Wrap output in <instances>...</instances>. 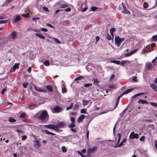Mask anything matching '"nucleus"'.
<instances>
[{
	"label": "nucleus",
	"instance_id": "30",
	"mask_svg": "<svg viewBox=\"0 0 157 157\" xmlns=\"http://www.w3.org/2000/svg\"><path fill=\"white\" fill-rule=\"evenodd\" d=\"M151 41H157V35L155 36H152Z\"/></svg>",
	"mask_w": 157,
	"mask_h": 157
},
{
	"label": "nucleus",
	"instance_id": "45",
	"mask_svg": "<svg viewBox=\"0 0 157 157\" xmlns=\"http://www.w3.org/2000/svg\"><path fill=\"white\" fill-rule=\"evenodd\" d=\"M97 9V7L96 6H93L91 8V10L92 11H95Z\"/></svg>",
	"mask_w": 157,
	"mask_h": 157
},
{
	"label": "nucleus",
	"instance_id": "6",
	"mask_svg": "<svg viewBox=\"0 0 157 157\" xmlns=\"http://www.w3.org/2000/svg\"><path fill=\"white\" fill-rule=\"evenodd\" d=\"M33 87L37 91L43 92H46V90L45 89H43L39 87H36L35 85H34Z\"/></svg>",
	"mask_w": 157,
	"mask_h": 157
},
{
	"label": "nucleus",
	"instance_id": "44",
	"mask_svg": "<svg viewBox=\"0 0 157 157\" xmlns=\"http://www.w3.org/2000/svg\"><path fill=\"white\" fill-rule=\"evenodd\" d=\"M22 85L24 88H26L28 85V83L27 82L22 83Z\"/></svg>",
	"mask_w": 157,
	"mask_h": 157
},
{
	"label": "nucleus",
	"instance_id": "34",
	"mask_svg": "<svg viewBox=\"0 0 157 157\" xmlns=\"http://www.w3.org/2000/svg\"><path fill=\"white\" fill-rule=\"evenodd\" d=\"M68 126L69 128H74L75 126V125L74 124V123H72L68 125Z\"/></svg>",
	"mask_w": 157,
	"mask_h": 157
},
{
	"label": "nucleus",
	"instance_id": "40",
	"mask_svg": "<svg viewBox=\"0 0 157 157\" xmlns=\"http://www.w3.org/2000/svg\"><path fill=\"white\" fill-rule=\"evenodd\" d=\"M77 113L75 112H71L69 113V115L72 116H76L77 115Z\"/></svg>",
	"mask_w": 157,
	"mask_h": 157
},
{
	"label": "nucleus",
	"instance_id": "26",
	"mask_svg": "<svg viewBox=\"0 0 157 157\" xmlns=\"http://www.w3.org/2000/svg\"><path fill=\"white\" fill-rule=\"evenodd\" d=\"M8 121L10 122H14L16 121V120L14 119L12 117H10L9 118Z\"/></svg>",
	"mask_w": 157,
	"mask_h": 157
},
{
	"label": "nucleus",
	"instance_id": "64",
	"mask_svg": "<svg viewBox=\"0 0 157 157\" xmlns=\"http://www.w3.org/2000/svg\"><path fill=\"white\" fill-rule=\"evenodd\" d=\"M6 90V89L5 88H3L1 92V94H4V92H5Z\"/></svg>",
	"mask_w": 157,
	"mask_h": 157
},
{
	"label": "nucleus",
	"instance_id": "17",
	"mask_svg": "<svg viewBox=\"0 0 157 157\" xmlns=\"http://www.w3.org/2000/svg\"><path fill=\"white\" fill-rule=\"evenodd\" d=\"M18 67L19 64L15 63L12 67V71L14 72L15 71L16 69H17Z\"/></svg>",
	"mask_w": 157,
	"mask_h": 157
},
{
	"label": "nucleus",
	"instance_id": "41",
	"mask_svg": "<svg viewBox=\"0 0 157 157\" xmlns=\"http://www.w3.org/2000/svg\"><path fill=\"white\" fill-rule=\"evenodd\" d=\"M53 39L54 40V41L56 43L59 44L60 43V42L59 41V40L56 38H53Z\"/></svg>",
	"mask_w": 157,
	"mask_h": 157
},
{
	"label": "nucleus",
	"instance_id": "43",
	"mask_svg": "<svg viewBox=\"0 0 157 157\" xmlns=\"http://www.w3.org/2000/svg\"><path fill=\"white\" fill-rule=\"evenodd\" d=\"M150 104L152 106L157 107V103L155 102H151Z\"/></svg>",
	"mask_w": 157,
	"mask_h": 157
},
{
	"label": "nucleus",
	"instance_id": "25",
	"mask_svg": "<svg viewBox=\"0 0 157 157\" xmlns=\"http://www.w3.org/2000/svg\"><path fill=\"white\" fill-rule=\"evenodd\" d=\"M36 106V105L35 104L30 105L28 107V108L30 109H32L34 108Z\"/></svg>",
	"mask_w": 157,
	"mask_h": 157
},
{
	"label": "nucleus",
	"instance_id": "18",
	"mask_svg": "<svg viewBox=\"0 0 157 157\" xmlns=\"http://www.w3.org/2000/svg\"><path fill=\"white\" fill-rule=\"evenodd\" d=\"M34 144L35 145L38 147H40L41 146V144H40V141L38 140H36L34 141Z\"/></svg>",
	"mask_w": 157,
	"mask_h": 157
},
{
	"label": "nucleus",
	"instance_id": "31",
	"mask_svg": "<svg viewBox=\"0 0 157 157\" xmlns=\"http://www.w3.org/2000/svg\"><path fill=\"white\" fill-rule=\"evenodd\" d=\"M45 127L49 129H52L53 126V124L45 125L44 126Z\"/></svg>",
	"mask_w": 157,
	"mask_h": 157
},
{
	"label": "nucleus",
	"instance_id": "51",
	"mask_svg": "<svg viewBox=\"0 0 157 157\" xmlns=\"http://www.w3.org/2000/svg\"><path fill=\"white\" fill-rule=\"evenodd\" d=\"M75 118L74 117H70V120L72 123H74L75 121Z\"/></svg>",
	"mask_w": 157,
	"mask_h": 157
},
{
	"label": "nucleus",
	"instance_id": "53",
	"mask_svg": "<svg viewBox=\"0 0 157 157\" xmlns=\"http://www.w3.org/2000/svg\"><path fill=\"white\" fill-rule=\"evenodd\" d=\"M7 22L8 21L7 20L0 21V24L6 23H7Z\"/></svg>",
	"mask_w": 157,
	"mask_h": 157
},
{
	"label": "nucleus",
	"instance_id": "46",
	"mask_svg": "<svg viewBox=\"0 0 157 157\" xmlns=\"http://www.w3.org/2000/svg\"><path fill=\"white\" fill-rule=\"evenodd\" d=\"M143 6L144 8H147L148 6V4L146 2H144V3Z\"/></svg>",
	"mask_w": 157,
	"mask_h": 157
},
{
	"label": "nucleus",
	"instance_id": "1",
	"mask_svg": "<svg viewBox=\"0 0 157 157\" xmlns=\"http://www.w3.org/2000/svg\"><path fill=\"white\" fill-rule=\"evenodd\" d=\"M36 116L38 117V119L41 121L45 120H48V114L45 110L39 112L38 113L36 114Z\"/></svg>",
	"mask_w": 157,
	"mask_h": 157
},
{
	"label": "nucleus",
	"instance_id": "38",
	"mask_svg": "<svg viewBox=\"0 0 157 157\" xmlns=\"http://www.w3.org/2000/svg\"><path fill=\"white\" fill-rule=\"evenodd\" d=\"M89 102V101L86 100H82L83 105H86Z\"/></svg>",
	"mask_w": 157,
	"mask_h": 157
},
{
	"label": "nucleus",
	"instance_id": "27",
	"mask_svg": "<svg viewBox=\"0 0 157 157\" xmlns=\"http://www.w3.org/2000/svg\"><path fill=\"white\" fill-rule=\"evenodd\" d=\"M111 63H116L117 64L119 65L120 64V62L119 61H116V60H111L110 61Z\"/></svg>",
	"mask_w": 157,
	"mask_h": 157
},
{
	"label": "nucleus",
	"instance_id": "11",
	"mask_svg": "<svg viewBox=\"0 0 157 157\" xmlns=\"http://www.w3.org/2000/svg\"><path fill=\"white\" fill-rule=\"evenodd\" d=\"M85 116L84 115H81L78 118L77 121L78 122H80L82 121L85 118Z\"/></svg>",
	"mask_w": 157,
	"mask_h": 157
},
{
	"label": "nucleus",
	"instance_id": "19",
	"mask_svg": "<svg viewBox=\"0 0 157 157\" xmlns=\"http://www.w3.org/2000/svg\"><path fill=\"white\" fill-rule=\"evenodd\" d=\"M138 103H141L142 104H148L149 103L148 102H147L145 100H143L142 99H139L138 101Z\"/></svg>",
	"mask_w": 157,
	"mask_h": 157
},
{
	"label": "nucleus",
	"instance_id": "49",
	"mask_svg": "<svg viewBox=\"0 0 157 157\" xmlns=\"http://www.w3.org/2000/svg\"><path fill=\"white\" fill-rule=\"evenodd\" d=\"M21 137L22 138L21 140H25L27 139V136L25 135H24L22 136Z\"/></svg>",
	"mask_w": 157,
	"mask_h": 157
},
{
	"label": "nucleus",
	"instance_id": "62",
	"mask_svg": "<svg viewBox=\"0 0 157 157\" xmlns=\"http://www.w3.org/2000/svg\"><path fill=\"white\" fill-rule=\"evenodd\" d=\"M107 38L109 40H110L111 39V36L110 35H108L107 36Z\"/></svg>",
	"mask_w": 157,
	"mask_h": 157
},
{
	"label": "nucleus",
	"instance_id": "32",
	"mask_svg": "<svg viewBox=\"0 0 157 157\" xmlns=\"http://www.w3.org/2000/svg\"><path fill=\"white\" fill-rule=\"evenodd\" d=\"M118 141H117V145L119 144V143H120V141L121 138V134L120 133H118Z\"/></svg>",
	"mask_w": 157,
	"mask_h": 157
},
{
	"label": "nucleus",
	"instance_id": "4",
	"mask_svg": "<svg viewBox=\"0 0 157 157\" xmlns=\"http://www.w3.org/2000/svg\"><path fill=\"white\" fill-rule=\"evenodd\" d=\"M97 148L98 147L96 146H94L92 148H89L87 150V153L88 154H94Z\"/></svg>",
	"mask_w": 157,
	"mask_h": 157
},
{
	"label": "nucleus",
	"instance_id": "50",
	"mask_svg": "<svg viewBox=\"0 0 157 157\" xmlns=\"http://www.w3.org/2000/svg\"><path fill=\"white\" fill-rule=\"evenodd\" d=\"M26 114L25 113H22L20 116V117L21 118H24L26 117Z\"/></svg>",
	"mask_w": 157,
	"mask_h": 157
},
{
	"label": "nucleus",
	"instance_id": "15",
	"mask_svg": "<svg viewBox=\"0 0 157 157\" xmlns=\"http://www.w3.org/2000/svg\"><path fill=\"white\" fill-rule=\"evenodd\" d=\"M133 88L130 89H128V90H126L125 91H124V93H123L122 94L123 96L124 95L130 93V92H132L133 90Z\"/></svg>",
	"mask_w": 157,
	"mask_h": 157
},
{
	"label": "nucleus",
	"instance_id": "58",
	"mask_svg": "<svg viewBox=\"0 0 157 157\" xmlns=\"http://www.w3.org/2000/svg\"><path fill=\"white\" fill-rule=\"evenodd\" d=\"M40 30L41 31L44 32H46L48 30L47 29H46L45 28H41L40 29Z\"/></svg>",
	"mask_w": 157,
	"mask_h": 157
},
{
	"label": "nucleus",
	"instance_id": "23",
	"mask_svg": "<svg viewBox=\"0 0 157 157\" xmlns=\"http://www.w3.org/2000/svg\"><path fill=\"white\" fill-rule=\"evenodd\" d=\"M59 127L56 124V125L53 124L52 129L55 130L56 131H59Z\"/></svg>",
	"mask_w": 157,
	"mask_h": 157
},
{
	"label": "nucleus",
	"instance_id": "28",
	"mask_svg": "<svg viewBox=\"0 0 157 157\" xmlns=\"http://www.w3.org/2000/svg\"><path fill=\"white\" fill-rule=\"evenodd\" d=\"M21 19L20 16H18L16 17L14 19V21L15 22H17L19 21Z\"/></svg>",
	"mask_w": 157,
	"mask_h": 157
},
{
	"label": "nucleus",
	"instance_id": "39",
	"mask_svg": "<svg viewBox=\"0 0 157 157\" xmlns=\"http://www.w3.org/2000/svg\"><path fill=\"white\" fill-rule=\"evenodd\" d=\"M79 105L78 104H75L73 107V109L75 110L76 109H78L79 107Z\"/></svg>",
	"mask_w": 157,
	"mask_h": 157
},
{
	"label": "nucleus",
	"instance_id": "16",
	"mask_svg": "<svg viewBox=\"0 0 157 157\" xmlns=\"http://www.w3.org/2000/svg\"><path fill=\"white\" fill-rule=\"evenodd\" d=\"M146 66L148 70H151L152 66L151 63H147L146 64Z\"/></svg>",
	"mask_w": 157,
	"mask_h": 157
},
{
	"label": "nucleus",
	"instance_id": "5",
	"mask_svg": "<svg viewBox=\"0 0 157 157\" xmlns=\"http://www.w3.org/2000/svg\"><path fill=\"white\" fill-rule=\"evenodd\" d=\"M138 137V134L134 133V132H131L129 136V138L131 140H132L134 138L137 139Z\"/></svg>",
	"mask_w": 157,
	"mask_h": 157
},
{
	"label": "nucleus",
	"instance_id": "20",
	"mask_svg": "<svg viewBox=\"0 0 157 157\" xmlns=\"http://www.w3.org/2000/svg\"><path fill=\"white\" fill-rule=\"evenodd\" d=\"M35 35L36 36H38V37H39L41 39H45V37L42 34H39L38 33H36Z\"/></svg>",
	"mask_w": 157,
	"mask_h": 157
},
{
	"label": "nucleus",
	"instance_id": "13",
	"mask_svg": "<svg viewBox=\"0 0 157 157\" xmlns=\"http://www.w3.org/2000/svg\"><path fill=\"white\" fill-rule=\"evenodd\" d=\"M127 141V139H124L120 144H119L117 145L116 146H115L114 147H120L123 145V144L125 142Z\"/></svg>",
	"mask_w": 157,
	"mask_h": 157
},
{
	"label": "nucleus",
	"instance_id": "63",
	"mask_svg": "<svg viewBox=\"0 0 157 157\" xmlns=\"http://www.w3.org/2000/svg\"><path fill=\"white\" fill-rule=\"evenodd\" d=\"M154 144L155 148L157 149V140H155Z\"/></svg>",
	"mask_w": 157,
	"mask_h": 157
},
{
	"label": "nucleus",
	"instance_id": "3",
	"mask_svg": "<svg viewBox=\"0 0 157 157\" xmlns=\"http://www.w3.org/2000/svg\"><path fill=\"white\" fill-rule=\"evenodd\" d=\"M124 38H120L119 36H117L115 37V42L118 47H119L122 42L124 40Z\"/></svg>",
	"mask_w": 157,
	"mask_h": 157
},
{
	"label": "nucleus",
	"instance_id": "37",
	"mask_svg": "<svg viewBox=\"0 0 157 157\" xmlns=\"http://www.w3.org/2000/svg\"><path fill=\"white\" fill-rule=\"evenodd\" d=\"M61 150L63 152H65L67 151V149L66 147L64 146H63L61 147Z\"/></svg>",
	"mask_w": 157,
	"mask_h": 157
},
{
	"label": "nucleus",
	"instance_id": "61",
	"mask_svg": "<svg viewBox=\"0 0 157 157\" xmlns=\"http://www.w3.org/2000/svg\"><path fill=\"white\" fill-rule=\"evenodd\" d=\"M71 10V8L70 7H68L65 10V11L66 12H69Z\"/></svg>",
	"mask_w": 157,
	"mask_h": 157
},
{
	"label": "nucleus",
	"instance_id": "10",
	"mask_svg": "<svg viewBox=\"0 0 157 157\" xmlns=\"http://www.w3.org/2000/svg\"><path fill=\"white\" fill-rule=\"evenodd\" d=\"M137 51V49H135L131 51L129 53H126L125 54V56L126 57H128L131 56L134 53L136 52Z\"/></svg>",
	"mask_w": 157,
	"mask_h": 157
},
{
	"label": "nucleus",
	"instance_id": "42",
	"mask_svg": "<svg viewBox=\"0 0 157 157\" xmlns=\"http://www.w3.org/2000/svg\"><path fill=\"white\" fill-rule=\"evenodd\" d=\"M99 82L98 80L95 79H94V83L95 85L98 86Z\"/></svg>",
	"mask_w": 157,
	"mask_h": 157
},
{
	"label": "nucleus",
	"instance_id": "54",
	"mask_svg": "<svg viewBox=\"0 0 157 157\" xmlns=\"http://www.w3.org/2000/svg\"><path fill=\"white\" fill-rule=\"evenodd\" d=\"M62 92L63 93H65L66 92L67 89L65 87H63L62 88Z\"/></svg>",
	"mask_w": 157,
	"mask_h": 157
},
{
	"label": "nucleus",
	"instance_id": "33",
	"mask_svg": "<svg viewBox=\"0 0 157 157\" xmlns=\"http://www.w3.org/2000/svg\"><path fill=\"white\" fill-rule=\"evenodd\" d=\"M86 110L85 109H82L80 110V113H81L86 114Z\"/></svg>",
	"mask_w": 157,
	"mask_h": 157
},
{
	"label": "nucleus",
	"instance_id": "12",
	"mask_svg": "<svg viewBox=\"0 0 157 157\" xmlns=\"http://www.w3.org/2000/svg\"><path fill=\"white\" fill-rule=\"evenodd\" d=\"M42 132H44L46 134L48 135H55V133L51 132L47 130H42Z\"/></svg>",
	"mask_w": 157,
	"mask_h": 157
},
{
	"label": "nucleus",
	"instance_id": "60",
	"mask_svg": "<svg viewBox=\"0 0 157 157\" xmlns=\"http://www.w3.org/2000/svg\"><path fill=\"white\" fill-rule=\"evenodd\" d=\"M115 31V29L114 28H111L110 29V33H113V32Z\"/></svg>",
	"mask_w": 157,
	"mask_h": 157
},
{
	"label": "nucleus",
	"instance_id": "47",
	"mask_svg": "<svg viewBox=\"0 0 157 157\" xmlns=\"http://www.w3.org/2000/svg\"><path fill=\"white\" fill-rule=\"evenodd\" d=\"M21 16L25 18H27L29 17V14H23L21 15Z\"/></svg>",
	"mask_w": 157,
	"mask_h": 157
},
{
	"label": "nucleus",
	"instance_id": "2",
	"mask_svg": "<svg viewBox=\"0 0 157 157\" xmlns=\"http://www.w3.org/2000/svg\"><path fill=\"white\" fill-rule=\"evenodd\" d=\"M155 45L156 44L154 43H152L151 44L147 45L143 50V53H145L150 52L154 50Z\"/></svg>",
	"mask_w": 157,
	"mask_h": 157
},
{
	"label": "nucleus",
	"instance_id": "8",
	"mask_svg": "<svg viewBox=\"0 0 157 157\" xmlns=\"http://www.w3.org/2000/svg\"><path fill=\"white\" fill-rule=\"evenodd\" d=\"M61 110V108L58 106H56L53 109V113H57L59 112Z\"/></svg>",
	"mask_w": 157,
	"mask_h": 157
},
{
	"label": "nucleus",
	"instance_id": "14",
	"mask_svg": "<svg viewBox=\"0 0 157 157\" xmlns=\"http://www.w3.org/2000/svg\"><path fill=\"white\" fill-rule=\"evenodd\" d=\"M151 87L155 91L157 92V86L154 83H151L150 85Z\"/></svg>",
	"mask_w": 157,
	"mask_h": 157
},
{
	"label": "nucleus",
	"instance_id": "56",
	"mask_svg": "<svg viewBox=\"0 0 157 157\" xmlns=\"http://www.w3.org/2000/svg\"><path fill=\"white\" fill-rule=\"evenodd\" d=\"M128 105L127 107V108H126L120 114V116H121L123 114H124V112L126 111L128 107Z\"/></svg>",
	"mask_w": 157,
	"mask_h": 157
},
{
	"label": "nucleus",
	"instance_id": "55",
	"mask_svg": "<svg viewBox=\"0 0 157 157\" xmlns=\"http://www.w3.org/2000/svg\"><path fill=\"white\" fill-rule=\"evenodd\" d=\"M67 6H68V5L67 4H62L61 5L60 7L61 8H64L65 7H67Z\"/></svg>",
	"mask_w": 157,
	"mask_h": 157
},
{
	"label": "nucleus",
	"instance_id": "59",
	"mask_svg": "<svg viewBox=\"0 0 157 157\" xmlns=\"http://www.w3.org/2000/svg\"><path fill=\"white\" fill-rule=\"evenodd\" d=\"M42 8H43V9L44 10V11H46V12H48V8L47 7H42Z\"/></svg>",
	"mask_w": 157,
	"mask_h": 157
},
{
	"label": "nucleus",
	"instance_id": "22",
	"mask_svg": "<svg viewBox=\"0 0 157 157\" xmlns=\"http://www.w3.org/2000/svg\"><path fill=\"white\" fill-rule=\"evenodd\" d=\"M59 127L56 124V125L53 124L52 129L55 130L56 131H59Z\"/></svg>",
	"mask_w": 157,
	"mask_h": 157
},
{
	"label": "nucleus",
	"instance_id": "9",
	"mask_svg": "<svg viewBox=\"0 0 157 157\" xmlns=\"http://www.w3.org/2000/svg\"><path fill=\"white\" fill-rule=\"evenodd\" d=\"M17 35V33L16 31H13L11 34H10L9 36H10L11 38L14 40L15 39Z\"/></svg>",
	"mask_w": 157,
	"mask_h": 157
},
{
	"label": "nucleus",
	"instance_id": "57",
	"mask_svg": "<svg viewBox=\"0 0 157 157\" xmlns=\"http://www.w3.org/2000/svg\"><path fill=\"white\" fill-rule=\"evenodd\" d=\"M145 138V137L144 136H142L140 139V140L141 141H144Z\"/></svg>",
	"mask_w": 157,
	"mask_h": 157
},
{
	"label": "nucleus",
	"instance_id": "35",
	"mask_svg": "<svg viewBox=\"0 0 157 157\" xmlns=\"http://www.w3.org/2000/svg\"><path fill=\"white\" fill-rule=\"evenodd\" d=\"M127 62H129V63L130 62L129 61H128V60H126V61H122L121 62V65H122L123 66H124L125 63H127Z\"/></svg>",
	"mask_w": 157,
	"mask_h": 157
},
{
	"label": "nucleus",
	"instance_id": "24",
	"mask_svg": "<svg viewBox=\"0 0 157 157\" xmlns=\"http://www.w3.org/2000/svg\"><path fill=\"white\" fill-rule=\"evenodd\" d=\"M47 89L50 92H52L53 91L52 88L50 85H47L46 86Z\"/></svg>",
	"mask_w": 157,
	"mask_h": 157
},
{
	"label": "nucleus",
	"instance_id": "29",
	"mask_svg": "<svg viewBox=\"0 0 157 157\" xmlns=\"http://www.w3.org/2000/svg\"><path fill=\"white\" fill-rule=\"evenodd\" d=\"M73 106V103L72 102L71 104V105L67 107L66 109V110H68L71 109Z\"/></svg>",
	"mask_w": 157,
	"mask_h": 157
},
{
	"label": "nucleus",
	"instance_id": "36",
	"mask_svg": "<svg viewBox=\"0 0 157 157\" xmlns=\"http://www.w3.org/2000/svg\"><path fill=\"white\" fill-rule=\"evenodd\" d=\"M44 65L46 66H48L50 65V63L48 61L46 60L44 63Z\"/></svg>",
	"mask_w": 157,
	"mask_h": 157
},
{
	"label": "nucleus",
	"instance_id": "21",
	"mask_svg": "<svg viewBox=\"0 0 157 157\" xmlns=\"http://www.w3.org/2000/svg\"><path fill=\"white\" fill-rule=\"evenodd\" d=\"M146 94V93H138V94H137L134 95L132 97V98H135L136 97H137L139 96L142 95H144V94Z\"/></svg>",
	"mask_w": 157,
	"mask_h": 157
},
{
	"label": "nucleus",
	"instance_id": "48",
	"mask_svg": "<svg viewBox=\"0 0 157 157\" xmlns=\"http://www.w3.org/2000/svg\"><path fill=\"white\" fill-rule=\"evenodd\" d=\"M92 85L90 83H86L84 85V86L86 87H88Z\"/></svg>",
	"mask_w": 157,
	"mask_h": 157
},
{
	"label": "nucleus",
	"instance_id": "52",
	"mask_svg": "<svg viewBox=\"0 0 157 157\" xmlns=\"http://www.w3.org/2000/svg\"><path fill=\"white\" fill-rule=\"evenodd\" d=\"M115 86L114 84L110 85L108 86V87L110 88H115Z\"/></svg>",
	"mask_w": 157,
	"mask_h": 157
},
{
	"label": "nucleus",
	"instance_id": "7",
	"mask_svg": "<svg viewBox=\"0 0 157 157\" xmlns=\"http://www.w3.org/2000/svg\"><path fill=\"white\" fill-rule=\"evenodd\" d=\"M57 125L59 128H63L66 126V124L65 122L62 121L57 123Z\"/></svg>",
	"mask_w": 157,
	"mask_h": 157
}]
</instances>
